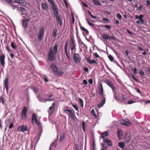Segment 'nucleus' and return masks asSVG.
I'll list each match as a JSON object with an SVG mask.
<instances>
[{
	"instance_id": "19",
	"label": "nucleus",
	"mask_w": 150,
	"mask_h": 150,
	"mask_svg": "<svg viewBox=\"0 0 150 150\" xmlns=\"http://www.w3.org/2000/svg\"><path fill=\"white\" fill-rule=\"evenodd\" d=\"M70 46L71 47V53H72L73 50H74V52H76V45L74 43H70Z\"/></svg>"
},
{
	"instance_id": "33",
	"label": "nucleus",
	"mask_w": 150,
	"mask_h": 150,
	"mask_svg": "<svg viewBox=\"0 0 150 150\" xmlns=\"http://www.w3.org/2000/svg\"><path fill=\"white\" fill-rule=\"evenodd\" d=\"M65 134L64 133H63L60 136V138L59 139V140L60 142H62L64 139L65 137Z\"/></svg>"
},
{
	"instance_id": "2",
	"label": "nucleus",
	"mask_w": 150,
	"mask_h": 150,
	"mask_svg": "<svg viewBox=\"0 0 150 150\" xmlns=\"http://www.w3.org/2000/svg\"><path fill=\"white\" fill-rule=\"evenodd\" d=\"M52 48H50L49 52L48 54V59L50 62H52L55 59V57L54 55Z\"/></svg>"
},
{
	"instance_id": "18",
	"label": "nucleus",
	"mask_w": 150,
	"mask_h": 150,
	"mask_svg": "<svg viewBox=\"0 0 150 150\" xmlns=\"http://www.w3.org/2000/svg\"><path fill=\"white\" fill-rule=\"evenodd\" d=\"M14 2L19 3L23 6H25L26 4V2L24 0H14Z\"/></svg>"
},
{
	"instance_id": "45",
	"label": "nucleus",
	"mask_w": 150,
	"mask_h": 150,
	"mask_svg": "<svg viewBox=\"0 0 150 150\" xmlns=\"http://www.w3.org/2000/svg\"><path fill=\"white\" fill-rule=\"evenodd\" d=\"M91 114L93 115L95 118H96V115L95 114V112L93 109L91 111Z\"/></svg>"
},
{
	"instance_id": "13",
	"label": "nucleus",
	"mask_w": 150,
	"mask_h": 150,
	"mask_svg": "<svg viewBox=\"0 0 150 150\" xmlns=\"http://www.w3.org/2000/svg\"><path fill=\"white\" fill-rule=\"evenodd\" d=\"M30 20V18L26 20H23L22 22V26L24 28H26L28 25V22Z\"/></svg>"
},
{
	"instance_id": "32",
	"label": "nucleus",
	"mask_w": 150,
	"mask_h": 150,
	"mask_svg": "<svg viewBox=\"0 0 150 150\" xmlns=\"http://www.w3.org/2000/svg\"><path fill=\"white\" fill-rule=\"evenodd\" d=\"M57 29L56 28H54L53 29V35H52V36L53 37H56L57 36Z\"/></svg>"
},
{
	"instance_id": "25",
	"label": "nucleus",
	"mask_w": 150,
	"mask_h": 150,
	"mask_svg": "<svg viewBox=\"0 0 150 150\" xmlns=\"http://www.w3.org/2000/svg\"><path fill=\"white\" fill-rule=\"evenodd\" d=\"M57 19V20L58 23L59 24V25H61L62 24V22L61 21L60 17L59 16H57L55 17Z\"/></svg>"
},
{
	"instance_id": "60",
	"label": "nucleus",
	"mask_w": 150,
	"mask_h": 150,
	"mask_svg": "<svg viewBox=\"0 0 150 150\" xmlns=\"http://www.w3.org/2000/svg\"><path fill=\"white\" fill-rule=\"evenodd\" d=\"M135 102V101H133L132 100H130L128 101V104H131L132 103H134Z\"/></svg>"
},
{
	"instance_id": "59",
	"label": "nucleus",
	"mask_w": 150,
	"mask_h": 150,
	"mask_svg": "<svg viewBox=\"0 0 150 150\" xmlns=\"http://www.w3.org/2000/svg\"><path fill=\"white\" fill-rule=\"evenodd\" d=\"M103 21L107 22V23H108L109 22V20L108 18H104L103 19Z\"/></svg>"
},
{
	"instance_id": "61",
	"label": "nucleus",
	"mask_w": 150,
	"mask_h": 150,
	"mask_svg": "<svg viewBox=\"0 0 150 150\" xmlns=\"http://www.w3.org/2000/svg\"><path fill=\"white\" fill-rule=\"evenodd\" d=\"M137 49L139 51H143L144 49L138 46L137 47Z\"/></svg>"
},
{
	"instance_id": "40",
	"label": "nucleus",
	"mask_w": 150,
	"mask_h": 150,
	"mask_svg": "<svg viewBox=\"0 0 150 150\" xmlns=\"http://www.w3.org/2000/svg\"><path fill=\"white\" fill-rule=\"evenodd\" d=\"M51 6L52 7V11H54V10L57 9L54 4L51 5Z\"/></svg>"
},
{
	"instance_id": "5",
	"label": "nucleus",
	"mask_w": 150,
	"mask_h": 150,
	"mask_svg": "<svg viewBox=\"0 0 150 150\" xmlns=\"http://www.w3.org/2000/svg\"><path fill=\"white\" fill-rule=\"evenodd\" d=\"M31 122L33 125L35 124H37L39 127L40 125V122L39 120L37 118L36 115L34 113H33L32 115Z\"/></svg>"
},
{
	"instance_id": "63",
	"label": "nucleus",
	"mask_w": 150,
	"mask_h": 150,
	"mask_svg": "<svg viewBox=\"0 0 150 150\" xmlns=\"http://www.w3.org/2000/svg\"><path fill=\"white\" fill-rule=\"evenodd\" d=\"M131 76H132V78H133V79H134L135 81L137 82H138V80L136 78H135L134 77V76L133 75H132Z\"/></svg>"
},
{
	"instance_id": "28",
	"label": "nucleus",
	"mask_w": 150,
	"mask_h": 150,
	"mask_svg": "<svg viewBox=\"0 0 150 150\" xmlns=\"http://www.w3.org/2000/svg\"><path fill=\"white\" fill-rule=\"evenodd\" d=\"M87 61L90 64H98V62L93 59L91 60L89 59Z\"/></svg>"
},
{
	"instance_id": "6",
	"label": "nucleus",
	"mask_w": 150,
	"mask_h": 150,
	"mask_svg": "<svg viewBox=\"0 0 150 150\" xmlns=\"http://www.w3.org/2000/svg\"><path fill=\"white\" fill-rule=\"evenodd\" d=\"M104 82L111 88L112 91L116 90V88L114 86L113 83L110 81L105 79L104 80Z\"/></svg>"
},
{
	"instance_id": "20",
	"label": "nucleus",
	"mask_w": 150,
	"mask_h": 150,
	"mask_svg": "<svg viewBox=\"0 0 150 150\" xmlns=\"http://www.w3.org/2000/svg\"><path fill=\"white\" fill-rule=\"evenodd\" d=\"M103 99L102 100V102L98 104V108H100L105 103V99L104 96L103 95Z\"/></svg>"
},
{
	"instance_id": "51",
	"label": "nucleus",
	"mask_w": 150,
	"mask_h": 150,
	"mask_svg": "<svg viewBox=\"0 0 150 150\" xmlns=\"http://www.w3.org/2000/svg\"><path fill=\"white\" fill-rule=\"evenodd\" d=\"M109 40H115V38L113 36H109Z\"/></svg>"
},
{
	"instance_id": "46",
	"label": "nucleus",
	"mask_w": 150,
	"mask_h": 150,
	"mask_svg": "<svg viewBox=\"0 0 150 150\" xmlns=\"http://www.w3.org/2000/svg\"><path fill=\"white\" fill-rule=\"evenodd\" d=\"M139 74L141 76H143L145 75L144 73L143 70H141L139 71Z\"/></svg>"
},
{
	"instance_id": "35",
	"label": "nucleus",
	"mask_w": 150,
	"mask_h": 150,
	"mask_svg": "<svg viewBox=\"0 0 150 150\" xmlns=\"http://www.w3.org/2000/svg\"><path fill=\"white\" fill-rule=\"evenodd\" d=\"M80 27L81 30H82L83 31L86 32L87 34L89 33V31L87 29L82 27L81 25H80Z\"/></svg>"
},
{
	"instance_id": "57",
	"label": "nucleus",
	"mask_w": 150,
	"mask_h": 150,
	"mask_svg": "<svg viewBox=\"0 0 150 150\" xmlns=\"http://www.w3.org/2000/svg\"><path fill=\"white\" fill-rule=\"evenodd\" d=\"M13 123L11 122L10 123V124L9 126V128L10 129H11L13 127Z\"/></svg>"
},
{
	"instance_id": "8",
	"label": "nucleus",
	"mask_w": 150,
	"mask_h": 150,
	"mask_svg": "<svg viewBox=\"0 0 150 150\" xmlns=\"http://www.w3.org/2000/svg\"><path fill=\"white\" fill-rule=\"evenodd\" d=\"M28 130V127L26 125H22L20 126L18 128L17 131L18 132H24L25 131H27Z\"/></svg>"
},
{
	"instance_id": "39",
	"label": "nucleus",
	"mask_w": 150,
	"mask_h": 150,
	"mask_svg": "<svg viewBox=\"0 0 150 150\" xmlns=\"http://www.w3.org/2000/svg\"><path fill=\"white\" fill-rule=\"evenodd\" d=\"M113 93V98L114 99H115L116 100H117V98L116 96V95H117V93L116 92V90H115V91H112Z\"/></svg>"
},
{
	"instance_id": "47",
	"label": "nucleus",
	"mask_w": 150,
	"mask_h": 150,
	"mask_svg": "<svg viewBox=\"0 0 150 150\" xmlns=\"http://www.w3.org/2000/svg\"><path fill=\"white\" fill-rule=\"evenodd\" d=\"M82 128L84 132H85V123L83 121L82 122Z\"/></svg>"
},
{
	"instance_id": "43",
	"label": "nucleus",
	"mask_w": 150,
	"mask_h": 150,
	"mask_svg": "<svg viewBox=\"0 0 150 150\" xmlns=\"http://www.w3.org/2000/svg\"><path fill=\"white\" fill-rule=\"evenodd\" d=\"M108 57L109 59L111 62H113L114 61L113 57L111 55H108Z\"/></svg>"
},
{
	"instance_id": "42",
	"label": "nucleus",
	"mask_w": 150,
	"mask_h": 150,
	"mask_svg": "<svg viewBox=\"0 0 150 150\" xmlns=\"http://www.w3.org/2000/svg\"><path fill=\"white\" fill-rule=\"evenodd\" d=\"M102 37L103 38L106 39V40H107V39H108L109 38V36H108L107 35L104 34L102 36Z\"/></svg>"
},
{
	"instance_id": "56",
	"label": "nucleus",
	"mask_w": 150,
	"mask_h": 150,
	"mask_svg": "<svg viewBox=\"0 0 150 150\" xmlns=\"http://www.w3.org/2000/svg\"><path fill=\"white\" fill-rule=\"evenodd\" d=\"M75 40L74 39V37L72 36L71 38V42L70 43H74Z\"/></svg>"
},
{
	"instance_id": "11",
	"label": "nucleus",
	"mask_w": 150,
	"mask_h": 150,
	"mask_svg": "<svg viewBox=\"0 0 150 150\" xmlns=\"http://www.w3.org/2000/svg\"><path fill=\"white\" fill-rule=\"evenodd\" d=\"M66 111H67L69 112L70 114V116L72 119L73 120H74L75 116L74 115V110H73V111H72V110L69 109H67L64 110V112Z\"/></svg>"
},
{
	"instance_id": "10",
	"label": "nucleus",
	"mask_w": 150,
	"mask_h": 150,
	"mask_svg": "<svg viewBox=\"0 0 150 150\" xmlns=\"http://www.w3.org/2000/svg\"><path fill=\"white\" fill-rule=\"evenodd\" d=\"M5 57L4 54H2L0 55V63L2 67H4L5 62L4 59Z\"/></svg>"
},
{
	"instance_id": "16",
	"label": "nucleus",
	"mask_w": 150,
	"mask_h": 150,
	"mask_svg": "<svg viewBox=\"0 0 150 150\" xmlns=\"http://www.w3.org/2000/svg\"><path fill=\"white\" fill-rule=\"evenodd\" d=\"M144 16L142 15H141L139 16H138L137 15H135V17L136 19H139L141 21V24H143L144 23V20L142 19V18L144 17Z\"/></svg>"
},
{
	"instance_id": "36",
	"label": "nucleus",
	"mask_w": 150,
	"mask_h": 150,
	"mask_svg": "<svg viewBox=\"0 0 150 150\" xmlns=\"http://www.w3.org/2000/svg\"><path fill=\"white\" fill-rule=\"evenodd\" d=\"M53 13V14L55 16V17L58 16V9L54 10V11H52Z\"/></svg>"
},
{
	"instance_id": "37",
	"label": "nucleus",
	"mask_w": 150,
	"mask_h": 150,
	"mask_svg": "<svg viewBox=\"0 0 150 150\" xmlns=\"http://www.w3.org/2000/svg\"><path fill=\"white\" fill-rule=\"evenodd\" d=\"M131 140V137L130 136H126L125 138V140L126 141V142H130Z\"/></svg>"
},
{
	"instance_id": "27",
	"label": "nucleus",
	"mask_w": 150,
	"mask_h": 150,
	"mask_svg": "<svg viewBox=\"0 0 150 150\" xmlns=\"http://www.w3.org/2000/svg\"><path fill=\"white\" fill-rule=\"evenodd\" d=\"M11 46L13 49L16 50L17 48V46L15 42H12L11 44Z\"/></svg>"
},
{
	"instance_id": "22",
	"label": "nucleus",
	"mask_w": 150,
	"mask_h": 150,
	"mask_svg": "<svg viewBox=\"0 0 150 150\" xmlns=\"http://www.w3.org/2000/svg\"><path fill=\"white\" fill-rule=\"evenodd\" d=\"M103 99L102 100V102L98 104V108H100L105 103V99L104 96L103 95Z\"/></svg>"
},
{
	"instance_id": "26",
	"label": "nucleus",
	"mask_w": 150,
	"mask_h": 150,
	"mask_svg": "<svg viewBox=\"0 0 150 150\" xmlns=\"http://www.w3.org/2000/svg\"><path fill=\"white\" fill-rule=\"evenodd\" d=\"M32 89L36 94H37V93L39 92V90L37 87H32Z\"/></svg>"
},
{
	"instance_id": "12",
	"label": "nucleus",
	"mask_w": 150,
	"mask_h": 150,
	"mask_svg": "<svg viewBox=\"0 0 150 150\" xmlns=\"http://www.w3.org/2000/svg\"><path fill=\"white\" fill-rule=\"evenodd\" d=\"M4 86L6 88V92H8V91L9 86L8 78H6L4 82Z\"/></svg>"
},
{
	"instance_id": "50",
	"label": "nucleus",
	"mask_w": 150,
	"mask_h": 150,
	"mask_svg": "<svg viewBox=\"0 0 150 150\" xmlns=\"http://www.w3.org/2000/svg\"><path fill=\"white\" fill-rule=\"evenodd\" d=\"M102 149H105L107 150V146L106 144H102Z\"/></svg>"
},
{
	"instance_id": "53",
	"label": "nucleus",
	"mask_w": 150,
	"mask_h": 150,
	"mask_svg": "<svg viewBox=\"0 0 150 150\" xmlns=\"http://www.w3.org/2000/svg\"><path fill=\"white\" fill-rule=\"evenodd\" d=\"M88 13L91 16V18L94 19H96V16H93L89 11H88Z\"/></svg>"
},
{
	"instance_id": "17",
	"label": "nucleus",
	"mask_w": 150,
	"mask_h": 150,
	"mask_svg": "<svg viewBox=\"0 0 150 150\" xmlns=\"http://www.w3.org/2000/svg\"><path fill=\"white\" fill-rule=\"evenodd\" d=\"M52 105L49 108V114L50 115L53 112L55 106V103H52Z\"/></svg>"
},
{
	"instance_id": "21",
	"label": "nucleus",
	"mask_w": 150,
	"mask_h": 150,
	"mask_svg": "<svg viewBox=\"0 0 150 150\" xmlns=\"http://www.w3.org/2000/svg\"><path fill=\"white\" fill-rule=\"evenodd\" d=\"M103 99L102 100V102L98 104V108H100L105 103V99L104 96L103 95Z\"/></svg>"
},
{
	"instance_id": "54",
	"label": "nucleus",
	"mask_w": 150,
	"mask_h": 150,
	"mask_svg": "<svg viewBox=\"0 0 150 150\" xmlns=\"http://www.w3.org/2000/svg\"><path fill=\"white\" fill-rule=\"evenodd\" d=\"M4 101L3 98L2 96H0V103H2L3 104L4 103Z\"/></svg>"
},
{
	"instance_id": "4",
	"label": "nucleus",
	"mask_w": 150,
	"mask_h": 150,
	"mask_svg": "<svg viewBox=\"0 0 150 150\" xmlns=\"http://www.w3.org/2000/svg\"><path fill=\"white\" fill-rule=\"evenodd\" d=\"M27 109L26 107L25 106L24 107L21 114L22 119L23 120H26L27 118Z\"/></svg>"
},
{
	"instance_id": "1",
	"label": "nucleus",
	"mask_w": 150,
	"mask_h": 150,
	"mask_svg": "<svg viewBox=\"0 0 150 150\" xmlns=\"http://www.w3.org/2000/svg\"><path fill=\"white\" fill-rule=\"evenodd\" d=\"M50 68L53 71V73L55 76H61L63 74V72L61 70L58 71V67L54 63H52L50 65Z\"/></svg>"
},
{
	"instance_id": "64",
	"label": "nucleus",
	"mask_w": 150,
	"mask_h": 150,
	"mask_svg": "<svg viewBox=\"0 0 150 150\" xmlns=\"http://www.w3.org/2000/svg\"><path fill=\"white\" fill-rule=\"evenodd\" d=\"M88 82L90 83V84H92L93 83V79H89L88 80Z\"/></svg>"
},
{
	"instance_id": "3",
	"label": "nucleus",
	"mask_w": 150,
	"mask_h": 150,
	"mask_svg": "<svg viewBox=\"0 0 150 150\" xmlns=\"http://www.w3.org/2000/svg\"><path fill=\"white\" fill-rule=\"evenodd\" d=\"M45 29L44 27L40 28L39 30L38 36V41H40L43 39L44 33Z\"/></svg>"
},
{
	"instance_id": "55",
	"label": "nucleus",
	"mask_w": 150,
	"mask_h": 150,
	"mask_svg": "<svg viewBox=\"0 0 150 150\" xmlns=\"http://www.w3.org/2000/svg\"><path fill=\"white\" fill-rule=\"evenodd\" d=\"M103 27H105L108 29H110L111 28V26L110 25H103Z\"/></svg>"
},
{
	"instance_id": "58",
	"label": "nucleus",
	"mask_w": 150,
	"mask_h": 150,
	"mask_svg": "<svg viewBox=\"0 0 150 150\" xmlns=\"http://www.w3.org/2000/svg\"><path fill=\"white\" fill-rule=\"evenodd\" d=\"M93 55L95 56L96 58H99L100 56L98 55L97 53H93Z\"/></svg>"
},
{
	"instance_id": "14",
	"label": "nucleus",
	"mask_w": 150,
	"mask_h": 150,
	"mask_svg": "<svg viewBox=\"0 0 150 150\" xmlns=\"http://www.w3.org/2000/svg\"><path fill=\"white\" fill-rule=\"evenodd\" d=\"M103 90L102 86V84L101 83H100V84L99 87V88L98 93L100 95H102V96L103 97V95L104 96V95L103 94Z\"/></svg>"
},
{
	"instance_id": "34",
	"label": "nucleus",
	"mask_w": 150,
	"mask_h": 150,
	"mask_svg": "<svg viewBox=\"0 0 150 150\" xmlns=\"http://www.w3.org/2000/svg\"><path fill=\"white\" fill-rule=\"evenodd\" d=\"M118 146L120 148H124L125 146V145L124 143L120 142L118 143Z\"/></svg>"
},
{
	"instance_id": "41",
	"label": "nucleus",
	"mask_w": 150,
	"mask_h": 150,
	"mask_svg": "<svg viewBox=\"0 0 150 150\" xmlns=\"http://www.w3.org/2000/svg\"><path fill=\"white\" fill-rule=\"evenodd\" d=\"M72 106L74 107V108L76 110L79 112V111L78 109V106L77 105L73 104H72Z\"/></svg>"
},
{
	"instance_id": "38",
	"label": "nucleus",
	"mask_w": 150,
	"mask_h": 150,
	"mask_svg": "<svg viewBox=\"0 0 150 150\" xmlns=\"http://www.w3.org/2000/svg\"><path fill=\"white\" fill-rule=\"evenodd\" d=\"M65 49V54L66 55V56L67 57L68 59H70V57H69V53H68L67 52V49Z\"/></svg>"
},
{
	"instance_id": "48",
	"label": "nucleus",
	"mask_w": 150,
	"mask_h": 150,
	"mask_svg": "<svg viewBox=\"0 0 150 150\" xmlns=\"http://www.w3.org/2000/svg\"><path fill=\"white\" fill-rule=\"evenodd\" d=\"M117 18L119 19L120 20H121L122 17L120 13H117L116 15Z\"/></svg>"
},
{
	"instance_id": "44",
	"label": "nucleus",
	"mask_w": 150,
	"mask_h": 150,
	"mask_svg": "<svg viewBox=\"0 0 150 150\" xmlns=\"http://www.w3.org/2000/svg\"><path fill=\"white\" fill-rule=\"evenodd\" d=\"M131 69L132 71H133L134 73L135 74H137V71L136 68L134 67V69L133 68H131Z\"/></svg>"
},
{
	"instance_id": "52",
	"label": "nucleus",
	"mask_w": 150,
	"mask_h": 150,
	"mask_svg": "<svg viewBox=\"0 0 150 150\" xmlns=\"http://www.w3.org/2000/svg\"><path fill=\"white\" fill-rule=\"evenodd\" d=\"M143 7V5H141L139 6L138 7L137 9V10H138L139 11H140L142 10V8Z\"/></svg>"
},
{
	"instance_id": "9",
	"label": "nucleus",
	"mask_w": 150,
	"mask_h": 150,
	"mask_svg": "<svg viewBox=\"0 0 150 150\" xmlns=\"http://www.w3.org/2000/svg\"><path fill=\"white\" fill-rule=\"evenodd\" d=\"M120 122L122 125L126 126H128L130 124V122L127 119H126L125 120H121Z\"/></svg>"
},
{
	"instance_id": "31",
	"label": "nucleus",
	"mask_w": 150,
	"mask_h": 150,
	"mask_svg": "<svg viewBox=\"0 0 150 150\" xmlns=\"http://www.w3.org/2000/svg\"><path fill=\"white\" fill-rule=\"evenodd\" d=\"M94 4L96 5L101 6V4L100 2L97 0H92Z\"/></svg>"
},
{
	"instance_id": "62",
	"label": "nucleus",
	"mask_w": 150,
	"mask_h": 150,
	"mask_svg": "<svg viewBox=\"0 0 150 150\" xmlns=\"http://www.w3.org/2000/svg\"><path fill=\"white\" fill-rule=\"evenodd\" d=\"M51 5L54 4L53 0H48Z\"/></svg>"
},
{
	"instance_id": "23",
	"label": "nucleus",
	"mask_w": 150,
	"mask_h": 150,
	"mask_svg": "<svg viewBox=\"0 0 150 150\" xmlns=\"http://www.w3.org/2000/svg\"><path fill=\"white\" fill-rule=\"evenodd\" d=\"M117 136L119 138H120L123 135V131L122 130L120 129H118L117 132Z\"/></svg>"
},
{
	"instance_id": "29",
	"label": "nucleus",
	"mask_w": 150,
	"mask_h": 150,
	"mask_svg": "<svg viewBox=\"0 0 150 150\" xmlns=\"http://www.w3.org/2000/svg\"><path fill=\"white\" fill-rule=\"evenodd\" d=\"M42 8L44 9L45 10H47L48 8L47 5L46 3H43L42 5Z\"/></svg>"
},
{
	"instance_id": "15",
	"label": "nucleus",
	"mask_w": 150,
	"mask_h": 150,
	"mask_svg": "<svg viewBox=\"0 0 150 150\" xmlns=\"http://www.w3.org/2000/svg\"><path fill=\"white\" fill-rule=\"evenodd\" d=\"M58 46L59 44L57 43H55L54 45L52 50L53 52L55 54H56L57 53Z\"/></svg>"
},
{
	"instance_id": "49",
	"label": "nucleus",
	"mask_w": 150,
	"mask_h": 150,
	"mask_svg": "<svg viewBox=\"0 0 150 150\" xmlns=\"http://www.w3.org/2000/svg\"><path fill=\"white\" fill-rule=\"evenodd\" d=\"M79 100L80 101V103L81 105V106L82 107H83V100L80 98H79Z\"/></svg>"
},
{
	"instance_id": "30",
	"label": "nucleus",
	"mask_w": 150,
	"mask_h": 150,
	"mask_svg": "<svg viewBox=\"0 0 150 150\" xmlns=\"http://www.w3.org/2000/svg\"><path fill=\"white\" fill-rule=\"evenodd\" d=\"M108 135V133L107 132H105L101 134V138H103L107 137Z\"/></svg>"
},
{
	"instance_id": "7",
	"label": "nucleus",
	"mask_w": 150,
	"mask_h": 150,
	"mask_svg": "<svg viewBox=\"0 0 150 150\" xmlns=\"http://www.w3.org/2000/svg\"><path fill=\"white\" fill-rule=\"evenodd\" d=\"M73 59L76 63H78L80 62L81 58L79 54L76 53L74 54L73 57Z\"/></svg>"
},
{
	"instance_id": "24",
	"label": "nucleus",
	"mask_w": 150,
	"mask_h": 150,
	"mask_svg": "<svg viewBox=\"0 0 150 150\" xmlns=\"http://www.w3.org/2000/svg\"><path fill=\"white\" fill-rule=\"evenodd\" d=\"M103 141L104 142L106 143L107 144L110 146H111L112 145V142L110 140L104 139L103 140Z\"/></svg>"
}]
</instances>
